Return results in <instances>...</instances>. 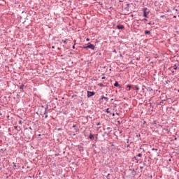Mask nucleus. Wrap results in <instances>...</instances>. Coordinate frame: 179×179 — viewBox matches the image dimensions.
Segmentation results:
<instances>
[{"mask_svg": "<svg viewBox=\"0 0 179 179\" xmlns=\"http://www.w3.org/2000/svg\"><path fill=\"white\" fill-rule=\"evenodd\" d=\"M109 176H110V173L108 174V177H109Z\"/></svg>", "mask_w": 179, "mask_h": 179, "instance_id": "473e14b6", "label": "nucleus"}, {"mask_svg": "<svg viewBox=\"0 0 179 179\" xmlns=\"http://www.w3.org/2000/svg\"><path fill=\"white\" fill-rule=\"evenodd\" d=\"M14 129H17V131H20V128H17V126H14Z\"/></svg>", "mask_w": 179, "mask_h": 179, "instance_id": "4468645a", "label": "nucleus"}, {"mask_svg": "<svg viewBox=\"0 0 179 179\" xmlns=\"http://www.w3.org/2000/svg\"><path fill=\"white\" fill-rule=\"evenodd\" d=\"M96 125L99 127V125H101L100 122L96 123Z\"/></svg>", "mask_w": 179, "mask_h": 179, "instance_id": "b1692460", "label": "nucleus"}, {"mask_svg": "<svg viewBox=\"0 0 179 179\" xmlns=\"http://www.w3.org/2000/svg\"><path fill=\"white\" fill-rule=\"evenodd\" d=\"M13 169L14 170H16V164L15 162H13Z\"/></svg>", "mask_w": 179, "mask_h": 179, "instance_id": "f8f14e48", "label": "nucleus"}, {"mask_svg": "<svg viewBox=\"0 0 179 179\" xmlns=\"http://www.w3.org/2000/svg\"><path fill=\"white\" fill-rule=\"evenodd\" d=\"M150 13V11H148V8H143V17H145L143 19V20H145V21L148 20L147 18L149 17H148V15H149Z\"/></svg>", "mask_w": 179, "mask_h": 179, "instance_id": "f257e3e1", "label": "nucleus"}, {"mask_svg": "<svg viewBox=\"0 0 179 179\" xmlns=\"http://www.w3.org/2000/svg\"><path fill=\"white\" fill-rule=\"evenodd\" d=\"M142 90H143V92H145V88H143Z\"/></svg>", "mask_w": 179, "mask_h": 179, "instance_id": "c85d7f7f", "label": "nucleus"}, {"mask_svg": "<svg viewBox=\"0 0 179 179\" xmlns=\"http://www.w3.org/2000/svg\"><path fill=\"white\" fill-rule=\"evenodd\" d=\"M43 115H45V118H48V106H46V107L45 108Z\"/></svg>", "mask_w": 179, "mask_h": 179, "instance_id": "7ed1b4c3", "label": "nucleus"}, {"mask_svg": "<svg viewBox=\"0 0 179 179\" xmlns=\"http://www.w3.org/2000/svg\"><path fill=\"white\" fill-rule=\"evenodd\" d=\"M160 17H162V18L166 17V15H161Z\"/></svg>", "mask_w": 179, "mask_h": 179, "instance_id": "5701e85b", "label": "nucleus"}, {"mask_svg": "<svg viewBox=\"0 0 179 179\" xmlns=\"http://www.w3.org/2000/svg\"><path fill=\"white\" fill-rule=\"evenodd\" d=\"M87 47L88 48H90V50H94V48H96V47L94 46V45L90 43H87Z\"/></svg>", "mask_w": 179, "mask_h": 179, "instance_id": "20e7f679", "label": "nucleus"}, {"mask_svg": "<svg viewBox=\"0 0 179 179\" xmlns=\"http://www.w3.org/2000/svg\"><path fill=\"white\" fill-rule=\"evenodd\" d=\"M102 79H106V77H102Z\"/></svg>", "mask_w": 179, "mask_h": 179, "instance_id": "c756f323", "label": "nucleus"}, {"mask_svg": "<svg viewBox=\"0 0 179 179\" xmlns=\"http://www.w3.org/2000/svg\"><path fill=\"white\" fill-rule=\"evenodd\" d=\"M66 41H68V39H63L62 40V43H64V44H66Z\"/></svg>", "mask_w": 179, "mask_h": 179, "instance_id": "2eb2a0df", "label": "nucleus"}, {"mask_svg": "<svg viewBox=\"0 0 179 179\" xmlns=\"http://www.w3.org/2000/svg\"><path fill=\"white\" fill-rule=\"evenodd\" d=\"M87 97H88V99H90V97H92V96H94V94H96V92L90 91H87Z\"/></svg>", "mask_w": 179, "mask_h": 179, "instance_id": "f03ea898", "label": "nucleus"}, {"mask_svg": "<svg viewBox=\"0 0 179 179\" xmlns=\"http://www.w3.org/2000/svg\"><path fill=\"white\" fill-rule=\"evenodd\" d=\"M52 48H54V46H52Z\"/></svg>", "mask_w": 179, "mask_h": 179, "instance_id": "c9c22d12", "label": "nucleus"}, {"mask_svg": "<svg viewBox=\"0 0 179 179\" xmlns=\"http://www.w3.org/2000/svg\"><path fill=\"white\" fill-rule=\"evenodd\" d=\"M73 128H75L76 131V124H73Z\"/></svg>", "mask_w": 179, "mask_h": 179, "instance_id": "aec40b11", "label": "nucleus"}, {"mask_svg": "<svg viewBox=\"0 0 179 179\" xmlns=\"http://www.w3.org/2000/svg\"><path fill=\"white\" fill-rule=\"evenodd\" d=\"M6 149H5V148L0 149V152H6Z\"/></svg>", "mask_w": 179, "mask_h": 179, "instance_id": "9b49d317", "label": "nucleus"}, {"mask_svg": "<svg viewBox=\"0 0 179 179\" xmlns=\"http://www.w3.org/2000/svg\"><path fill=\"white\" fill-rule=\"evenodd\" d=\"M127 6H129V4H127Z\"/></svg>", "mask_w": 179, "mask_h": 179, "instance_id": "72a5a7b5", "label": "nucleus"}, {"mask_svg": "<svg viewBox=\"0 0 179 179\" xmlns=\"http://www.w3.org/2000/svg\"><path fill=\"white\" fill-rule=\"evenodd\" d=\"M113 117H115V113H113Z\"/></svg>", "mask_w": 179, "mask_h": 179, "instance_id": "cd10ccee", "label": "nucleus"}, {"mask_svg": "<svg viewBox=\"0 0 179 179\" xmlns=\"http://www.w3.org/2000/svg\"><path fill=\"white\" fill-rule=\"evenodd\" d=\"M113 52H117V51H116V50H115V51H113Z\"/></svg>", "mask_w": 179, "mask_h": 179, "instance_id": "2f4dec72", "label": "nucleus"}, {"mask_svg": "<svg viewBox=\"0 0 179 179\" xmlns=\"http://www.w3.org/2000/svg\"><path fill=\"white\" fill-rule=\"evenodd\" d=\"M145 34H150V31H148V30H146V31H145Z\"/></svg>", "mask_w": 179, "mask_h": 179, "instance_id": "ddd939ff", "label": "nucleus"}, {"mask_svg": "<svg viewBox=\"0 0 179 179\" xmlns=\"http://www.w3.org/2000/svg\"><path fill=\"white\" fill-rule=\"evenodd\" d=\"M89 139H91V141H93V139H94V135H93L92 134H90L89 136Z\"/></svg>", "mask_w": 179, "mask_h": 179, "instance_id": "0eeeda50", "label": "nucleus"}, {"mask_svg": "<svg viewBox=\"0 0 179 179\" xmlns=\"http://www.w3.org/2000/svg\"><path fill=\"white\" fill-rule=\"evenodd\" d=\"M127 89L128 92H129V90H131V85H127Z\"/></svg>", "mask_w": 179, "mask_h": 179, "instance_id": "1a4fd4ad", "label": "nucleus"}, {"mask_svg": "<svg viewBox=\"0 0 179 179\" xmlns=\"http://www.w3.org/2000/svg\"><path fill=\"white\" fill-rule=\"evenodd\" d=\"M72 48H73V50H75V45H73Z\"/></svg>", "mask_w": 179, "mask_h": 179, "instance_id": "bb28decb", "label": "nucleus"}, {"mask_svg": "<svg viewBox=\"0 0 179 179\" xmlns=\"http://www.w3.org/2000/svg\"><path fill=\"white\" fill-rule=\"evenodd\" d=\"M152 150H155V152H157V148H152Z\"/></svg>", "mask_w": 179, "mask_h": 179, "instance_id": "412c9836", "label": "nucleus"}, {"mask_svg": "<svg viewBox=\"0 0 179 179\" xmlns=\"http://www.w3.org/2000/svg\"><path fill=\"white\" fill-rule=\"evenodd\" d=\"M0 115H2V113H0Z\"/></svg>", "mask_w": 179, "mask_h": 179, "instance_id": "f704fd0d", "label": "nucleus"}, {"mask_svg": "<svg viewBox=\"0 0 179 179\" xmlns=\"http://www.w3.org/2000/svg\"><path fill=\"white\" fill-rule=\"evenodd\" d=\"M174 69H175V70H177V67H175Z\"/></svg>", "mask_w": 179, "mask_h": 179, "instance_id": "7c9ffc66", "label": "nucleus"}, {"mask_svg": "<svg viewBox=\"0 0 179 179\" xmlns=\"http://www.w3.org/2000/svg\"><path fill=\"white\" fill-rule=\"evenodd\" d=\"M137 156H138V157H141L142 154L139 153V154L137 155Z\"/></svg>", "mask_w": 179, "mask_h": 179, "instance_id": "6ab92c4d", "label": "nucleus"}, {"mask_svg": "<svg viewBox=\"0 0 179 179\" xmlns=\"http://www.w3.org/2000/svg\"><path fill=\"white\" fill-rule=\"evenodd\" d=\"M86 41H90V38H87Z\"/></svg>", "mask_w": 179, "mask_h": 179, "instance_id": "4be33fe9", "label": "nucleus"}, {"mask_svg": "<svg viewBox=\"0 0 179 179\" xmlns=\"http://www.w3.org/2000/svg\"><path fill=\"white\" fill-rule=\"evenodd\" d=\"M124 9L125 10H128V7H126Z\"/></svg>", "mask_w": 179, "mask_h": 179, "instance_id": "a878e982", "label": "nucleus"}, {"mask_svg": "<svg viewBox=\"0 0 179 179\" xmlns=\"http://www.w3.org/2000/svg\"><path fill=\"white\" fill-rule=\"evenodd\" d=\"M106 113H107V114H110V108L106 109Z\"/></svg>", "mask_w": 179, "mask_h": 179, "instance_id": "f3484780", "label": "nucleus"}, {"mask_svg": "<svg viewBox=\"0 0 179 179\" xmlns=\"http://www.w3.org/2000/svg\"><path fill=\"white\" fill-rule=\"evenodd\" d=\"M116 28L119 30H123V29H125V27L124 25H117Z\"/></svg>", "mask_w": 179, "mask_h": 179, "instance_id": "39448f33", "label": "nucleus"}, {"mask_svg": "<svg viewBox=\"0 0 179 179\" xmlns=\"http://www.w3.org/2000/svg\"><path fill=\"white\" fill-rule=\"evenodd\" d=\"M24 87V85L22 84L20 87V90H23V88Z\"/></svg>", "mask_w": 179, "mask_h": 179, "instance_id": "9d476101", "label": "nucleus"}, {"mask_svg": "<svg viewBox=\"0 0 179 179\" xmlns=\"http://www.w3.org/2000/svg\"><path fill=\"white\" fill-rule=\"evenodd\" d=\"M114 86L115 87H119V89H121V86H120V84H118V82L117 81L115 83Z\"/></svg>", "mask_w": 179, "mask_h": 179, "instance_id": "423d86ee", "label": "nucleus"}, {"mask_svg": "<svg viewBox=\"0 0 179 179\" xmlns=\"http://www.w3.org/2000/svg\"><path fill=\"white\" fill-rule=\"evenodd\" d=\"M178 93H179V90H178Z\"/></svg>", "mask_w": 179, "mask_h": 179, "instance_id": "e433bc0d", "label": "nucleus"}, {"mask_svg": "<svg viewBox=\"0 0 179 179\" xmlns=\"http://www.w3.org/2000/svg\"><path fill=\"white\" fill-rule=\"evenodd\" d=\"M143 169V166H140V169L142 170Z\"/></svg>", "mask_w": 179, "mask_h": 179, "instance_id": "393cba45", "label": "nucleus"}, {"mask_svg": "<svg viewBox=\"0 0 179 179\" xmlns=\"http://www.w3.org/2000/svg\"><path fill=\"white\" fill-rule=\"evenodd\" d=\"M101 100H105L106 101H108V98L104 96V95H103L101 98Z\"/></svg>", "mask_w": 179, "mask_h": 179, "instance_id": "6e6552de", "label": "nucleus"}, {"mask_svg": "<svg viewBox=\"0 0 179 179\" xmlns=\"http://www.w3.org/2000/svg\"><path fill=\"white\" fill-rule=\"evenodd\" d=\"M83 48L87 49V48H88L87 45H83Z\"/></svg>", "mask_w": 179, "mask_h": 179, "instance_id": "a211bd4d", "label": "nucleus"}, {"mask_svg": "<svg viewBox=\"0 0 179 179\" xmlns=\"http://www.w3.org/2000/svg\"><path fill=\"white\" fill-rule=\"evenodd\" d=\"M135 90H137V92L139 90V87L138 85L135 86Z\"/></svg>", "mask_w": 179, "mask_h": 179, "instance_id": "dca6fc26", "label": "nucleus"}]
</instances>
